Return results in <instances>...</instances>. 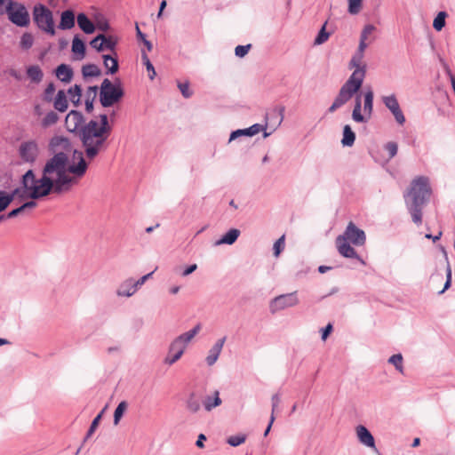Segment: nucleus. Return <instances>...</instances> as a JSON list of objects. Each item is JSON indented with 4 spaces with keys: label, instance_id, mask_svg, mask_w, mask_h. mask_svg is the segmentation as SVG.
I'll return each mask as SVG.
<instances>
[{
    "label": "nucleus",
    "instance_id": "nucleus-11",
    "mask_svg": "<svg viewBox=\"0 0 455 455\" xmlns=\"http://www.w3.org/2000/svg\"><path fill=\"white\" fill-rule=\"evenodd\" d=\"M71 161H68V172L76 178H82L87 172L88 164L84 159V152L72 148Z\"/></svg>",
    "mask_w": 455,
    "mask_h": 455
},
{
    "label": "nucleus",
    "instance_id": "nucleus-1",
    "mask_svg": "<svg viewBox=\"0 0 455 455\" xmlns=\"http://www.w3.org/2000/svg\"><path fill=\"white\" fill-rule=\"evenodd\" d=\"M374 28L373 25H366L362 30L358 50L349 62V68H355V70L339 89L338 95L328 109L330 113H332L341 108L353 98V95L355 92L360 91L366 74V65L361 64L363 58V52L367 48L365 41Z\"/></svg>",
    "mask_w": 455,
    "mask_h": 455
},
{
    "label": "nucleus",
    "instance_id": "nucleus-51",
    "mask_svg": "<svg viewBox=\"0 0 455 455\" xmlns=\"http://www.w3.org/2000/svg\"><path fill=\"white\" fill-rule=\"evenodd\" d=\"M246 440L245 435H231L228 438L227 443L232 447H237L243 443Z\"/></svg>",
    "mask_w": 455,
    "mask_h": 455
},
{
    "label": "nucleus",
    "instance_id": "nucleus-28",
    "mask_svg": "<svg viewBox=\"0 0 455 455\" xmlns=\"http://www.w3.org/2000/svg\"><path fill=\"white\" fill-rule=\"evenodd\" d=\"M53 107L59 112H66L68 108V101L64 90L58 91L53 99Z\"/></svg>",
    "mask_w": 455,
    "mask_h": 455
},
{
    "label": "nucleus",
    "instance_id": "nucleus-34",
    "mask_svg": "<svg viewBox=\"0 0 455 455\" xmlns=\"http://www.w3.org/2000/svg\"><path fill=\"white\" fill-rule=\"evenodd\" d=\"M204 409L207 411H211L213 408L221 404V399L220 398L219 391L214 392V396H206L203 401Z\"/></svg>",
    "mask_w": 455,
    "mask_h": 455
},
{
    "label": "nucleus",
    "instance_id": "nucleus-26",
    "mask_svg": "<svg viewBox=\"0 0 455 455\" xmlns=\"http://www.w3.org/2000/svg\"><path fill=\"white\" fill-rule=\"evenodd\" d=\"M136 291L137 288L134 286V280L132 278H129L121 283L116 294L120 297H131Z\"/></svg>",
    "mask_w": 455,
    "mask_h": 455
},
{
    "label": "nucleus",
    "instance_id": "nucleus-41",
    "mask_svg": "<svg viewBox=\"0 0 455 455\" xmlns=\"http://www.w3.org/2000/svg\"><path fill=\"white\" fill-rule=\"evenodd\" d=\"M127 406H128V403L126 401H122L121 403H118L117 407L116 408V410L114 411V424L115 425H117L120 422L124 411L127 409Z\"/></svg>",
    "mask_w": 455,
    "mask_h": 455
},
{
    "label": "nucleus",
    "instance_id": "nucleus-33",
    "mask_svg": "<svg viewBox=\"0 0 455 455\" xmlns=\"http://www.w3.org/2000/svg\"><path fill=\"white\" fill-rule=\"evenodd\" d=\"M355 140V133L353 132L350 125L346 124L343 127V138L341 144L343 147H352Z\"/></svg>",
    "mask_w": 455,
    "mask_h": 455
},
{
    "label": "nucleus",
    "instance_id": "nucleus-18",
    "mask_svg": "<svg viewBox=\"0 0 455 455\" xmlns=\"http://www.w3.org/2000/svg\"><path fill=\"white\" fill-rule=\"evenodd\" d=\"M336 243L339 252L345 258L356 259L364 264L363 260L357 254L355 250L349 244V241L346 237L338 236Z\"/></svg>",
    "mask_w": 455,
    "mask_h": 455
},
{
    "label": "nucleus",
    "instance_id": "nucleus-44",
    "mask_svg": "<svg viewBox=\"0 0 455 455\" xmlns=\"http://www.w3.org/2000/svg\"><path fill=\"white\" fill-rule=\"evenodd\" d=\"M33 43H34V37L31 33L25 32L21 36L20 44L23 50L30 49L33 45Z\"/></svg>",
    "mask_w": 455,
    "mask_h": 455
},
{
    "label": "nucleus",
    "instance_id": "nucleus-48",
    "mask_svg": "<svg viewBox=\"0 0 455 455\" xmlns=\"http://www.w3.org/2000/svg\"><path fill=\"white\" fill-rule=\"evenodd\" d=\"M388 363L393 364L395 369L403 373V356L401 354H395L389 357Z\"/></svg>",
    "mask_w": 455,
    "mask_h": 455
},
{
    "label": "nucleus",
    "instance_id": "nucleus-38",
    "mask_svg": "<svg viewBox=\"0 0 455 455\" xmlns=\"http://www.w3.org/2000/svg\"><path fill=\"white\" fill-rule=\"evenodd\" d=\"M68 171H62L60 173L56 174L57 183L62 184L64 187L69 189L70 185L75 182V179L67 174Z\"/></svg>",
    "mask_w": 455,
    "mask_h": 455
},
{
    "label": "nucleus",
    "instance_id": "nucleus-60",
    "mask_svg": "<svg viewBox=\"0 0 455 455\" xmlns=\"http://www.w3.org/2000/svg\"><path fill=\"white\" fill-rule=\"evenodd\" d=\"M271 402H272V411H271V415H275V410L277 409L280 402H281V399H280V395L279 394H275L272 395V398H271Z\"/></svg>",
    "mask_w": 455,
    "mask_h": 455
},
{
    "label": "nucleus",
    "instance_id": "nucleus-3",
    "mask_svg": "<svg viewBox=\"0 0 455 455\" xmlns=\"http://www.w3.org/2000/svg\"><path fill=\"white\" fill-rule=\"evenodd\" d=\"M431 193L428 179L419 176L411 181L408 193L404 195L407 209L411 215L412 221L417 225L422 223V210Z\"/></svg>",
    "mask_w": 455,
    "mask_h": 455
},
{
    "label": "nucleus",
    "instance_id": "nucleus-24",
    "mask_svg": "<svg viewBox=\"0 0 455 455\" xmlns=\"http://www.w3.org/2000/svg\"><path fill=\"white\" fill-rule=\"evenodd\" d=\"M77 24L80 29H82L85 34H92L95 31V25L93 22L88 18V16L84 12H80L76 17Z\"/></svg>",
    "mask_w": 455,
    "mask_h": 455
},
{
    "label": "nucleus",
    "instance_id": "nucleus-57",
    "mask_svg": "<svg viewBox=\"0 0 455 455\" xmlns=\"http://www.w3.org/2000/svg\"><path fill=\"white\" fill-rule=\"evenodd\" d=\"M363 0H348V12L351 14L359 12Z\"/></svg>",
    "mask_w": 455,
    "mask_h": 455
},
{
    "label": "nucleus",
    "instance_id": "nucleus-4",
    "mask_svg": "<svg viewBox=\"0 0 455 455\" xmlns=\"http://www.w3.org/2000/svg\"><path fill=\"white\" fill-rule=\"evenodd\" d=\"M124 96L121 80L116 78L114 82L105 78L100 85V102L103 108H109L118 103Z\"/></svg>",
    "mask_w": 455,
    "mask_h": 455
},
{
    "label": "nucleus",
    "instance_id": "nucleus-14",
    "mask_svg": "<svg viewBox=\"0 0 455 455\" xmlns=\"http://www.w3.org/2000/svg\"><path fill=\"white\" fill-rule=\"evenodd\" d=\"M18 153L22 162L33 164L39 155L38 144L36 140L23 141L19 147Z\"/></svg>",
    "mask_w": 455,
    "mask_h": 455
},
{
    "label": "nucleus",
    "instance_id": "nucleus-56",
    "mask_svg": "<svg viewBox=\"0 0 455 455\" xmlns=\"http://www.w3.org/2000/svg\"><path fill=\"white\" fill-rule=\"evenodd\" d=\"M101 37H103V34H99L90 42L91 46L99 52L104 51V46L101 43Z\"/></svg>",
    "mask_w": 455,
    "mask_h": 455
},
{
    "label": "nucleus",
    "instance_id": "nucleus-42",
    "mask_svg": "<svg viewBox=\"0 0 455 455\" xmlns=\"http://www.w3.org/2000/svg\"><path fill=\"white\" fill-rule=\"evenodd\" d=\"M200 407L199 400L196 399L195 393H191L187 401V408L189 411L196 413L200 410Z\"/></svg>",
    "mask_w": 455,
    "mask_h": 455
},
{
    "label": "nucleus",
    "instance_id": "nucleus-5",
    "mask_svg": "<svg viewBox=\"0 0 455 455\" xmlns=\"http://www.w3.org/2000/svg\"><path fill=\"white\" fill-rule=\"evenodd\" d=\"M200 330L201 325L196 324L190 331L178 336L169 347L168 355L164 359V363L169 365L175 363L182 356L187 345L199 332Z\"/></svg>",
    "mask_w": 455,
    "mask_h": 455
},
{
    "label": "nucleus",
    "instance_id": "nucleus-31",
    "mask_svg": "<svg viewBox=\"0 0 455 455\" xmlns=\"http://www.w3.org/2000/svg\"><path fill=\"white\" fill-rule=\"evenodd\" d=\"M103 58V63L105 68H107V74L114 75L116 74L119 69V63L117 57H112L108 54H104L102 56Z\"/></svg>",
    "mask_w": 455,
    "mask_h": 455
},
{
    "label": "nucleus",
    "instance_id": "nucleus-50",
    "mask_svg": "<svg viewBox=\"0 0 455 455\" xmlns=\"http://www.w3.org/2000/svg\"><path fill=\"white\" fill-rule=\"evenodd\" d=\"M104 412V410L101 411L92 420L87 433H86V435H85V438H84V441H86L89 437L92 436V435L95 432L96 428L98 427L99 426V423L101 419V417H102V414Z\"/></svg>",
    "mask_w": 455,
    "mask_h": 455
},
{
    "label": "nucleus",
    "instance_id": "nucleus-10",
    "mask_svg": "<svg viewBox=\"0 0 455 455\" xmlns=\"http://www.w3.org/2000/svg\"><path fill=\"white\" fill-rule=\"evenodd\" d=\"M68 156L61 153L55 154L46 161L42 177H52V174H58L62 171H68Z\"/></svg>",
    "mask_w": 455,
    "mask_h": 455
},
{
    "label": "nucleus",
    "instance_id": "nucleus-59",
    "mask_svg": "<svg viewBox=\"0 0 455 455\" xmlns=\"http://www.w3.org/2000/svg\"><path fill=\"white\" fill-rule=\"evenodd\" d=\"M68 92L70 95V98L81 97L82 96V87L79 84H75L74 86H72L68 89Z\"/></svg>",
    "mask_w": 455,
    "mask_h": 455
},
{
    "label": "nucleus",
    "instance_id": "nucleus-17",
    "mask_svg": "<svg viewBox=\"0 0 455 455\" xmlns=\"http://www.w3.org/2000/svg\"><path fill=\"white\" fill-rule=\"evenodd\" d=\"M382 101L386 108H387L390 112L393 114L395 121L400 124L403 125L405 123V116L400 108L399 102L396 99V97L392 94L389 96H383Z\"/></svg>",
    "mask_w": 455,
    "mask_h": 455
},
{
    "label": "nucleus",
    "instance_id": "nucleus-64",
    "mask_svg": "<svg viewBox=\"0 0 455 455\" xmlns=\"http://www.w3.org/2000/svg\"><path fill=\"white\" fill-rule=\"evenodd\" d=\"M197 268V265L196 264H192L190 266H188L182 273V275L183 276H187L190 274H192L194 271H196Z\"/></svg>",
    "mask_w": 455,
    "mask_h": 455
},
{
    "label": "nucleus",
    "instance_id": "nucleus-7",
    "mask_svg": "<svg viewBox=\"0 0 455 455\" xmlns=\"http://www.w3.org/2000/svg\"><path fill=\"white\" fill-rule=\"evenodd\" d=\"M37 180L36 178L35 172L33 170L27 171L21 178V188H16L13 189L11 193H9V196H12V202L15 197L19 198L20 200H25L28 198L36 200L40 197H35L33 196V189L36 187H38Z\"/></svg>",
    "mask_w": 455,
    "mask_h": 455
},
{
    "label": "nucleus",
    "instance_id": "nucleus-12",
    "mask_svg": "<svg viewBox=\"0 0 455 455\" xmlns=\"http://www.w3.org/2000/svg\"><path fill=\"white\" fill-rule=\"evenodd\" d=\"M298 303L299 299L297 296V291L281 294L271 299L269 303V309L272 314H275L277 311L283 310L291 307H294L298 305Z\"/></svg>",
    "mask_w": 455,
    "mask_h": 455
},
{
    "label": "nucleus",
    "instance_id": "nucleus-8",
    "mask_svg": "<svg viewBox=\"0 0 455 455\" xmlns=\"http://www.w3.org/2000/svg\"><path fill=\"white\" fill-rule=\"evenodd\" d=\"M9 20L14 25L25 28L30 23L29 13L23 4L9 0L5 7Z\"/></svg>",
    "mask_w": 455,
    "mask_h": 455
},
{
    "label": "nucleus",
    "instance_id": "nucleus-20",
    "mask_svg": "<svg viewBox=\"0 0 455 455\" xmlns=\"http://www.w3.org/2000/svg\"><path fill=\"white\" fill-rule=\"evenodd\" d=\"M261 130H265V127L259 124H255L245 129H238L233 131L230 133L229 141H232L241 136L252 137L259 133Z\"/></svg>",
    "mask_w": 455,
    "mask_h": 455
},
{
    "label": "nucleus",
    "instance_id": "nucleus-63",
    "mask_svg": "<svg viewBox=\"0 0 455 455\" xmlns=\"http://www.w3.org/2000/svg\"><path fill=\"white\" fill-rule=\"evenodd\" d=\"M154 274V272H150L145 275H143L142 277H140L139 280L135 281L134 280V286H136V288L138 289L139 287H140L141 285H143L145 283V282L152 276V275Z\"/></svg>",
    "mask_w": 455,
    "mask_h": 455
},
{
    "label": "nucleus",
    "instance_id": "nucleus-62",
    "mask_svg": "<svg viewBox=\"0 0 455 455\" xmlns=\"http://www.w3.org/2000/svg\"><path fill=\"white\" fill-rule=\"evenodd\" d=\"M332 329H333L332 324L328 323L324 328H323L321 330L323 340H325L328 338V336L331 333Z\"/></svg>",
    "mask_w": 455,
    "mask_h": 455
},
{
    "label": "nucleus",
    "instance_id": "nucleus-35",
    "mask_svg": "<svg viewBox=\"0 0 455 455\" xmlns=\"http://www.w3.org/2000/svg\"><path fill=\"white\" fill-rule=\"evenodd\" d=\"M85 44L84 42L79 38L78 36H75L73 42H72V52L75 54H79L80 59H83L85 55Z\"/></svg>",
    "mask_w": 455,
    "mask_h": 455
},
{
    "label": "nucleus",
    "instance_id": "nucleus-53",
    "mask_svg": "<svg viewBox=\"0 0 455 455\" xmlns=\"http://www.w3.org/2000/svg\"><path fill=\"white\" fill-rule=\"evenodd\" d=\"M178 88L180 89L182 96L186 99L190 98L193 95V91L189 89V83L186 82H179Z\"/></svg>",
    "mask_w": 455,
    "mask_h": 455
},
{
    "label": "nucleus",
    "instance_id": "nucleus-29",
    "mask_svg": "<svg viewBox=\"0 0 455 455\" xmlns=\"http://www.w3.org/2000/svg\"><path fill=\"white\" fill-rule=\"evenodd\" d=\"M240 230L237 228L229 229L220 239L215 242V245L228 244L231 245L235 243L240 235Z\"/></svg>",
    "mask_w": 455,
    "mask_h": 455
},
{
    "label": "nucleus",
    "instance_id": "nucleus-13",
    "mask_svg": "<svg viewBox=\"0 0 455 455\" xmlns=\"http://www.w3.org/2000/svg\"><path fill=\"white\" fill-rule=\"evenodd\" d=\"M85 119L83 114L78 110H71L66 117L68 130L78 137L83 144L82 130L85 126Z\"/></svg>",
    "mask_w": 455,
    "mask_h": 455
},
{
    "label": "nucleus",
    "instance_id": "nucleus-32",
    "mask_svg": "<svg viewBox=\"0 0 455 455\" xmlns=\"http://www.w3.org/2000/svg\"><path fill=\"white\" fill-rule=\"evenodd\" d=\"M27 76L31 82L39 84L44 77V73L39 66L31 65L27 68Z\"/></svg>",
    "mask_w": 455,
    "mask_h": 455
},
{
    "label": "nucleus",
    "instance_id": "nucleus-39",
    "mask_svg": "<svg viewBox=\"0 0 455 455\" xmlns=\"http://www.w3.org/2000/svg\"><path fill=\"white\" fill-rule=\"evenodd\" d=\"M285 107L283 105H279L275 107L267 116L270 118H276L277 124H280L284 118Z\"/></svg>",
    "mask_w": 455,
    "mask_h": 455
},
{
    "label": "nucleus",
    "instance_id": "nucleus-37",
    "mask_svg": "<svg viewBox=\"0 0 455 455\" xmlns=\"http://www.w3.org/2000/svg\"><path fill=\"white\" fill-rule=\"evenodd\" d=\"M59 116L54 111L48 112L41 121V125L44 128L50 127L59 121Z\"/></svg>",
    "mask_w": 455,
    "mask_h": 455
},
{
    "label": "nucleus",
    "instance_id": "nucleus-58",
    "mask_svg": "<svg viewBox=\"0 0 455 455\" xmlns=\"http://www.w3.org/2000/svg\"><path fill=\"white\" fill-rule=\"evenodd\" d=\"M251 47V44H250L246 45H237L235 49V53L237 57L243 58L248 53Z\"/></svg>",
    "mask_w": 455,
    "mask_h": 455
},
{
    "label": "nucleus",
    "instance_id": "nucleus-52",
    "mask_svg": "<svg viewBox=\"0 0 455 455\" xmlns=\"http://www.w3.org/2000/svg\"><path fill=\"white\" fill-rule=\"evenodd\" d=\"M95 19L97 22L95 27H97L98 29L107 32L110 28L108 21L101 14L96 15Z\"/></svg>",
    "mask_w": 455,
    "mask_h": 455
},
{
    "label": "nucleus",
    "instance_id": "nucleus-49",
    "mask_svg": "<svg viewBox=\"0 0 455 455\" xmlns=\"http://www.w3.org/2000/svg\"><path fill=\"white\" fill-rule=\"evenodd\" d=\"M326 22L323 25V27L321 28V29L319 30L316 37L315 38V44H322L323 43H325L329 36H330V33H328L326 31Z\"/></svg>",
    "mask_w": 455,
    "mask_h": 455
},
{
    "label": "nucleus",
    "instance_id": "nucleus-43",
    "mask_svg": "<svg viewBox=\"0 0 455 455\" xmlns=\"http://www.w3.org/2000/svg\"><path fill=\"white\" fill-rule=\"evenodd\" d=\"M447 17V13L445 12H440L436 15L433 22V28L436 31H441L445 26V18Z\"/></svg>",
    "mask_w": 455,
    "mask_h": 455
},
{
    "label": "nucleus",
    "instance_id": "nucleus-19",
    "mask_svg": "<svg viewBox=\"0 0 455 455\" xmlns=\"http://www.w3.org/2000/svg\"><path fill=\"white\" fill-rule=\"evenodd\" d=\"M355 430L360 443L377 451L374 437L367 427L359 425L356 427Z\"/></svg>",
    "mask_w": 455,
    "mask_h": 455
},
{
    "label": "nucleus",
    "instance_id": "nucleus-9",
    "mask_svg": "<svg viewBox=\"0 0 455 455\" xmlns=\"http://www.w3.org/2000/svg\"><path fill=\"white\" fill-rule=\"evenodd\" d=\"M38 187L33 189V196L35 197H44L49 196L52 191L60 193L64 190H68V188L62 184L57 183L56 180L52 177H41L37 180Z\"/></svg>",
    "mask_w": 455,
    "mask_h": 455
},
{
    "label": "nucleus",
    "instance_id": "nucleus-47",
    "mask_svg": "<svg viewBox=\"0 0 455 455\" xmlns=\"http://www.w3.org/2000/svg\"><path fill=\"white\" fill-rule=\"evenodd\" d=\"M12 196L4 190H0V212L5 211L12 203Z\"/></svg>",
    "mask_w": 455,
    "mask_h": 455
},
{
    "label": "nucleus",
    "instance_id": "nucleus-27",
    "mask_svg": "<svg viewBox=\"0 0 455 455\" xmlns=\"http://www.w3.org/2000/svg\"><path fill=\"white\" fill-rule=\"evenodd\" d=\"M98 90L99 88L97 85H92L89 86L85 92V111L89 114H91L93 111V103L96 99Z\"/></svg>",
    "mask_w": 455,
    "mask_h": 455
},
{
    "label": "nucleus",
    "instance_id": "nucleus-46",
    "mask_svg": "<svg viewBox=\"0 0 455 455\" xmlns=\"http://www.w3.org/2000/svg\"><path fill=\"white\" fill-rule=\"evenodd\" d=\"M101 43L103 44L104 50H110L112 52L115 51L116 46L117 44L116 39H115L111 36H105L103 34V37H101Z\"/></svg>",
    "mask_w": 455,
    "mask_h": 455
},
{
    "label": "nucleus",
    "instance_id": "nucleus-55",
    "mask_svg": "<svg viewBox=\"0 0 455 455\" xmlns=\"http://www.w3.org/2000/svg\"><path fill=\"white\" fill-rule=\"evenodd\" d=\"M284 235H282L280 238H278L275 243H274V255L275 257H278L282 251L284 249L285 242H284Z\"/></svg>",
    "mask_w": 455,
    "mask_h": 455
},
{
    "label": "nucleus",
    "instance_id": "nucleus-30",
    "mask_svg": "<svg viewBox=\"0 0 455 455\" xmlns=\"http://www.w3.org/2000/svg\"><path fill=\"white\" fill-rule=\"evenodd\" d=\"M363 111L364 116L368 118V120L371 117L373 112V99L374 93L373 91L369 88L367 92H364L363 95Z\"/></svg>",
    "mask_w": 455,
    "mask_h": 455
},
{
    "label": "nucleus",
    "instance_id": "nucleus-23",
    "mask_svg": "<svg viewBox=\"0 0 455 455\" xmlns=\"http://www.w3.org/2000/svg\"><path fill=\"white\" fill-rule=\"evenodd\" d=\"M225 341H226V337H223L222 339H218L217 342L209 350V354L206 357V363L209 366L213 365L216 363V361L218 360Z\"/></svg>",
    "mask_w": 455,
    "mask_h": 455
},
{
    "label": "nucleus",
    "instance_id": "nucleus-25",
    "mask_svg": "<svg viewBox=\"0 0 455 455\" xmlns=\"http://www.w3.org/2000/svg\"><path fill=\"white\" fill-rule=\"evenodd\" d=\"M56 76L63 83H69L73 77L72 68L67 64H60L55 69Z\"/></svg>",
    "mask_w": 455,
    "mask_h": 455
},
{
    "label": "nucleus",
    "instance_id": "nucleus-45",
    "mask_svg": "<svg viewBox=\"0 0 455 455\" xmlns=\"http://www.w3.org/2000/svg\"><path fill=\"white\" fill-rule=\"evenodd\" d=\"M55 90L56 89L53 83L48 84L42 95L43 100L45 102H52L53 100Z\"/></svg>",
    "mask_w": 455,
    "mask_h": 455
},
{
    "label": "nucleus",
    "instance_id": "nucleus-22",
    "mask_svg": "<svg viewBox=\"0 0 455 455\" xmlns=\"http://www.w3.org/2000/svg\"><path fill=\"white\" fill-rule=\"evenodd\" d=\"M355 97V106L352 112V118L356 123H367L368 118L362 114V94L355 92L353 97Z\"/></svg>",
    "mask_w": 455,
    "mask_h": 455
},
{
    "label": "nucleus",
    "instance_id": "nucleus-40",
    "mask_svg": "<svg viewBox=\"0 0 455 455\" xmlns=\"http://www.w3.org/2000/svg\"><path fill=\"white\" fill-rule=\"evenodd\" d=\"M141 60L142 63L146 66V68L148 72L149 79L153 80L156 76V73L153 64L151 63L149 58L148 57L147 53L144 51H142L141 52Z\"/></svg>",
    "mask_w": 455,
    "mask_h": 455
},
{
    "label": "nucleus",
    "instance_id": "nucleus-36",
    "mask_svg": "<svg viewBox=\"0 0 455 455\" xmlns=\"http://www.w3.org/2000/svg\"><path fill=\"white\" fill-rule=\"evenodd\" d=\"M84 77H96L101 74L100 68L95 64H86L82 68Z\"/></svg>",
    "mask_w": 455,
    "mask_h": 455
},
{
    "label": "nucleus",
    "instance_id": "nucleus-21",
    "mask_svg": "<svg viewBox=\"0 0 455 455\" xmlns=\"http://www.w3.org/2000/svg\"><path fill=\"white\" fill-rule=\"evenodd\" d=\"M76 17L72 10H65L61 12L58 28L62 30L71 29L75 27Z\"/></svg>",
    "mask_w": 455,
    "mask_h": 455
},
{
    "label": "nucleus",
    "instance_id": "nucleus-6",
    "mask_svg": "<svg viewBox=\"0 0 455 455\" xmlns=\"http://www.w3.org/2000/svg\"><path fill=\"white\" fill-rule=\"evenodd\" d=\"M33 20L43 32L53 36L56 34L52 12L43 4H36L33 7Z\"/></svg>",
    "mask_w": 455,
    "mask_h": 455
},
{
    "label": "nucleus",
    "instance_id": "nucleus-54",
    "mask_svg": "<svg viewBox=\"0 0 455 455\" xmlns=\"http://www.w3.org/2000/svg\"><path fill=\"white\" fill-rule=\"evenodd\" d=\"M384 148L388 153V159H392L397 154L398 145L396 142L389 141L385 144Z\"/></svg>",
    "mask_w": 455,
    "mask_h": 455
},
{
    "label": "nucleus",
    "instance_id": "nucleus-2",
    "mask_svg": "<svg viewBox=\"0 0 455 455\" xmlns=\"http://www.w3.org/2000/svg\"><path fill=\"white\" fill-rule=\"evenodd\" d=\"M100 122L92 119L82 130L83 148L89 160L94 159L107 148V140L112 132L107 114L99 116Z\"/></svg>",
    "mask_w": 455,
    "mask_h": 455
},
{
    "label": "nucleus",
    "instance_id": "nucleus-61",
    "mask_svg": "<svg viewBox=\"0 0 455 455\" xmlns=\"http://www.w3.org/2000/svg\"><path fill=\"white\" fill-rule=\"evenodd\" d=\"M25 210L23 209L22 205H20V207L18 208H15L13 210H12L11 212H9L7 214H4L5 215V219H12V218H15L17 217L19 214H20L21 212H23Z\"/></svg>",
    "mask_w": 455,
    "mask_h": 455
},
{
    "label": "nucleus",
    "instance_id": "nucleus-16",
    "mask_svg": "<svg viewBox=\"0 0 455 455\" xmlns=\"http://www.w3.org/2000/svg\"><path fill=\"white\" fill-rule=\"evenodd\" d=\"M347 241L355 246H362L365 243L366 235L363 229L357 228L353 222H349L343 235Z\"/></svg>",
    "mask_w": 455,
    "mask_h": 455
},
{
    "label": "nucleus",
    "instance_id": "nucleus-15",
    "mask_svg": "<svg viewBox=\"0 0 455 455\" xmlns=\"http://www.w3.org/2000/svg\"><path fill=\"white\" fill-rule=\"evenodd\" d=\"M72 143L69 139L64 136H53L49 141V151L52 154H64L68 156L72 151Z\"/></svg>",
    "mask_w": 455,
    "mask_h": 455
}]
</instances>
